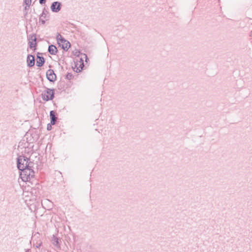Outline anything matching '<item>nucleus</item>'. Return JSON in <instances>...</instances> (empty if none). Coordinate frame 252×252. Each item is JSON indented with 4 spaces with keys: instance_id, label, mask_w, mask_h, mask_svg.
<instances>
[{
    "instance_id": "12",
    "label": "nucleus",
    "mask_w": 252,
    "mask_h": 252,
    "mask_svg": "<svg viewBox=\"0 0 252 252\" xmlns=\"http://www.w3.org/2000/svg\"><path fill=\"white\" fill-rule=\"evenodd\" d=\"M52 239V241L53 244L55 246L57 247L58 249H60L61 247H60V245L59 244L58 238H57L55 236L53 235Z\"/></svg>"
},
{
    "instance_id": "1",
    "label": "nucleus",
    "mask_w": 252,
    "mask_h": 252,
    "mask_svg": "<svg viewBox=\"0 0 252 252\" xmlns=\"http://www.w3.org/2000/svg\"><path fill=\"white\" fill-rule=\"evenodd\" d=\"M30 159L25 156H20L17 158V167L19 170H23V169L28 167H32V162L29 161Z\"/></svg>"
},
{
    "instance_id": "7",
    "label": "nucleus",
    "mask_w": 252,
    "mask_h": 252,
    "mask_svg": "<svg viewBox=\"0 0 252 252\" xmlns=\"http://www.w3.org/2000/svg\"><path fill=\"white\" fill-rule=\"evenodd\" d=\"M35 59L33 56L29 55L27 57V64L29 67H32L34 65Z\"/></svg>"
},
{
    "instance_id": "22",
    "label": "nucleus",
    "mask_w": 252,
    "mask_h": 252,
    "mask_svg": "<svg viewBox=\"0 0 252 252\" xmlns=\"http://www.w3.org/2000/svg\"><path fill=\"white\" fill-rule=\"evenodd\" d=\"M45 202H50V201L49 200H46L45 201Z\"/></svg>"
},
{
    "instance_id": "5",
    "label": "nucleus",
    "mask_w": 252,
    "mask_h": 252,
    "mask_svg": "<svg viewBox=\"0 0 252 252\" xmlns=\"http://www.w3.org/2000/svg\"><path fill=\"white\" fill-rule=\"evenodd\" d=\"M47 78L50 82H54L56 79V75L52 69H49L46 72Z\"/></svg>"
},
{
    "instance_id": "6",
    "label": "nucleus",
    "mask_w": 252,
    "mask_h": 252,
    "mask_svg": "<svg viewBox=\"0 0 252 252\" xmlns=\"http://www.w3.org/2000/svg\"><path fill=\"white\" fill-rule=\"evenodd\" d=\"M48 11L44 9L39 18V22H41L42 24H44L45 23V21L48 20L49 16L48 15Z\"/></svg>"
},
{
    "instance_id": "2",
    "label": "nucleus",
    "mask_w": 252,
    "mask_h": 252,
    "mask_svg": "<svg viewBox=\"0 0 252 252\" xmlns=\"http://www.w3.org/2000/svg\"><path fill=\"white\" fill-rule=\"evenodd\" d=\"M32 167H28L21 170V178L23 181H27L31 180L34 175V172L32 169Z\"/></svg>"
},
{
    "instance_id": "3",
    "label": "nucleus",
    "mask_w": 252,
    "mask_h": 252,
    "mask_svg": "<svg viewBox=\"0 0 252 252\" xmlns=\"http://www.w3.org/2000/svg\"><path fill=\"white\" fill-rule=\"evenodd\" d=\"M54 97V92L53 89H47L42 94V98L44 100L48 101L52 100Z\"/></svg>"
},
{
    "instance_id": "18",
    "label": "nucleus",
    "mask_w": 252,
    "mask_h": 252,
    "mask_svg": "<svg viewBox=\"0 0 252 252\" xmlns=\"http://www.w3.org/2000/svg\"><path fill=\"white\" fill-rule=\"evenodd\" d=\"M250 41L251 43L252 44V31L250 32Z\"/></svg>"
},
{
    "instance_id": "20",
    "label": "nucleus",
    "mask_w": 252,
    "mask_h": 252,
    "mask_svg": "<svg viewBox=\"0 0 252 252\" xmlns=\"http://www.w3.org/2000/svg\"><path fill=\"white\" fill-rule=\"evenodd\" d=\"M82 69V67H81V69H79V68H77L76 72H80L81 71Z\"/></svg>"
},
{
    "instance_id": "19",
    "label": "nucleus",
    "mask_w": 252,
    "mask_h": 252,
    "mask_svg": "<svg viewBox=\"0 0 252 252\" xmlns=\"http://www.w3.org/2000/svg\"><path fill=\"white\" fill-rule=\"evenodd\" d=\"M46 0H39V3L41 4H44L46 2Z\"/></svg>"
},
{
    "instance_id": "16",
    "label": "nucleus",
    "mask_w": 252,
    "mask_h": 252,
    "mask_svg": "<svg viewBox=\"0 0 252 252\" xmlns=\"http://www.w3.org/2000/svg\"><path fill=\"white\" fill-rule=\"evenodd\" d=\"M24 2L26 5H27V6H28L29 5H31L32 0H24Z\"/></svg>"
},
{
    "instance_id": "15",
    "label": "nucleus",
    "mask_w": 252,
    "mask_h": 252,
    "mask_svg": "<svg viewBox=\"0 0 252 252\" xmlns=\"http://www.w3.org/2000/svg\"><path fill=\"white\" fill-rule=\"evenodd\" d=\"M73 77V75L71 73H68L66 75V78L68 80L72 79Z\"/></svg>"
},
{
    "instance_id": "21",
    "label": "nucleus",
    "mask_w": 252,
    "mask_h": 252,
    "mask_svg": "<svg viewBox=\"0 0 252 252\" xmlns=\"http://www.w3.org/2000/svg\"><path fill=\"white\" fill-rule=\"evenodd\" d=\"M30 5H29L28 6L27 5H26V6L25 7V10H28L30 8Z\"/></svg>"
},
{
    "instance_id": "17",
    "label": "nucleus",
    "mask_w": 252,
    "mask_h": 252,
    "mask_svg": "<svg viewBox=\"0 0 252 252\" xmlns=\"http://www.w3.org/2000/svg\"><path fill=\"white\" fill-rule=\"evenodd\" d=\"M51 125H52L51 124H48L47 125V130H51L52 129V126Z\"/></svg>"
},
{
    "instance_id": "13",
    "label": "nucleus",
    "mask_w": 252,
    "mask_h": 252,
    "mask_svg": "<svg viewBox=\"0 0 252 252\" xmlns=\"http://www.w3.org/2000/svg\"><path fill=\"white\" fill-rule=\"evenodd\" d=\"M61 46H62V48L64 50L67 51L70 46V44L68 41L65 40V42H62L61 43Z\"/></svg>"
},
{
    "instance_id": "9",
    "label": "nucleus",
    "mask_w": 252,
    "mask_h": 252,
    "mask_svg": "<svg viewBox=\"0 0 252 252\" xmlns=\"http://www.w3.org/2000/svg\"><path fill=\"white\" fill-rule=\"evenodd\" d=\"M50 118L51 120V124L52 125H54L55 124L56 121L57 120V118L56 116V112L52 110L50 112Z\"/></svg>"
},
{
    "instance_id": "11",
    "label": "nucleus",
    "mask_w": 252,
    "mask_h": 252,
    "mask_svg": "<svg viewBox=\"0 0 252 252\" xmlns=\"http://www.w3.org/2000/svg\"><path fill=\"white\" fill-rule=\"evenodd\" d=\"M48 50L49 53L51 55H55L58 52L57 47L53 45H49Z\"/></svg>"
},
{
    "instance_id": "14",
    "label": "nucleus",
    "mask_w": 252,
    "mask_h": 252,
    "mask_svg": "<svg viewBox=\"0 0 252 252\" xmlns=\"http://www.w3.org/2000/svg\"><path fill=\"white\" fill-rule=\"evenodd\" d=\"M57 40L59 44H60V46H61V44L62 42H65L66 40L59 33H58L57 34Z\"/></svg>"
},
{
    "instance_id": "10",
    "label": "nucleus",
    "mask_w": 252,
    "mask_h": 252,
    "mask_svg": "<svg viewBox=\"0 0 252 252\" xmlns=\"http://www.w3.org/2000/svg\"><path fill=\"white\" fill-rule=\"evenodd\" d=\"M45 63L44 58L43 57L37 56L36 65L38 67L42 66Z\"/></svg>"
},
{
    "instance_id": "8",
    "label": "nucleus",
    "mask_w": 252,
    "mask_h": 252,
    "mask_svg": "<svg viewBox=\"0 0 252 252\" xmlns=\"http://www.w3.org/2000/svg\"><path fill=\"white\" fill-rule=\"evenodd\" d=\"M36 37L35 34H33L31 38L30 39L29 41V44H30V47L31 49H32L33 48L35 47L36 44Z\"/></svg>"
},
{
    "instance_id": "4",
    "label": "nucleus",
    "mask_w": 252,
    "mask_h": 252,
    "mask_svg": "<svg viewBox=\"0 0 252 252\" xmlns=\"http://www.w3.org/2000/svg\"><path fill=\"white\" fill-rule=\"evenodd\" d=\"M62 3L59 1L53 2L51 6V9L53 12H58L61 9Z\"/></svg>"
}]
</instances>
